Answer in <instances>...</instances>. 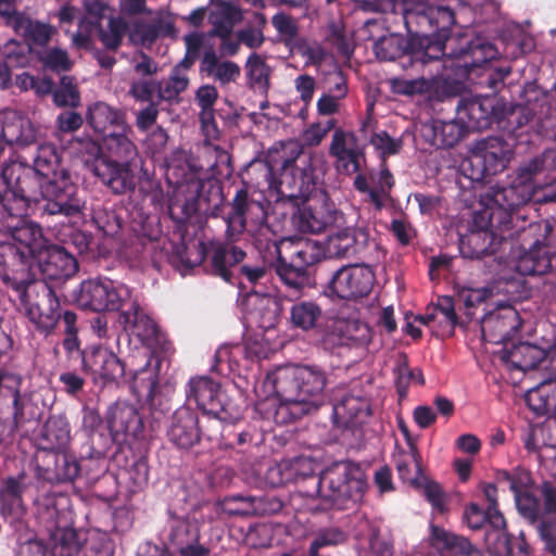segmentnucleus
<instances>
[{"label": "nucleus", "instance_id": "1", "mask_svg": "<svg viewBox=\"0 0 556 556\" xmlns=\"http://www.w3.org/2000/svg\"><path fill=\"white\" fill-rule=\"evenodd\" d=\"M53 144H37L15 161L4 163L0 173V206L10 216H23L35 202L41 219L59 216L79 218L85 202L65 169Z\"/></svg>", "mask_w": 556, "mask_h": 556}, {"label": "nucleus", "instance_id": "2", "mask_svg": "<svg viewBox=\"0 0 556 556\" xmlns=\"http://www.w3.org/2000/svg\"><path fill=\"white\" fill-rule=\"evenodd\" d=\"M166 180L177 194L168 204V213L177 224H185L194 215L217 217L225 201L218 180L201 178L200 169L184 150H175L164 157Z\"/></svg>", "mask_w": 556, "mask_h": 556}, {"label": "nucleus", "instance_id": "3", "mask_svg": "<svg viewBox=\"0 0 556 556\" xmlns=\"http://www.w3.org/2000/svg\"><path fill=\"white\" fill-rule=\"evenodd\" d=\"M269 187L281 200L298 203L316 192L317 176L312 153L296 140L275 142L264 159Z\"/></svg>", "mask_w": 556, "mask_h": 556}, {"label": "nucleus", "instance_id": "4", "mask_svg": "<svg viewBox=\"0 0 556 556\" xmlns=\"http://www.w3.org/2000/svg\"><path fill=\"white\" fill-rule=\"evenodd\" d=\"M556 148L545 149L541 155L516 169V175L504 190L497 191L496 201L507 207H517L530 201L556 202Z\"/></svg>", "mask_w": 556, "mask_h": 556}, {"label": "nucleus", "instance_id": "5", "mask_svg": "<svg viewBox=\"0 0 556 556\" xmlns=\"http://www.w3.org/2000/svg\"><path fill=\"white\" fill-rule=\"evenodd\" d=\"M66 495H49L38 504L37 520L47 533V545L39 541L28 543L37 556H77L86 541L85 533L73 527L74 514Z\"/></svg>", "mask_w": 556, "mask_h": 556}, {"label": "nucleus", "instance_id": "6", "mask_svg": "<svg viewBox=\"0 0 556 556\" xmlns=\"http://www.w3.org/2000/svg\"><path fill=\"white\" fill-rule=\"evenodd\" d=\"M255 241L260 251L275 258L273 265L277 276L296 298L304 289L313 286V267L327 256L324 245L316 240L306 239L294 243L289 260L281 254L282 240L275 235L265 240L256 238Z\"/></svg>", "mask_w": 556, "mask_h": 556}, {"label": "nucleus", "instance_id": "7", "mask_svg": "<svg viewBox=\"0 0 556 556\" xmlns=\"http://www.w3.org/2000/svg\"><path fill=\"white\" fill-rule=\"evenodd\" d=\"M328 382L327 371L319 365H298L278 370L273 380L274 392L286 404H302L304 412L317 408Z\"/></svg>", "mask_w": 556, "mask_h": 556}, {"label": "nucleus", "instance_id": "8", "mask_svg": "<svg viewBox=\"0 0 556 556\" xmlns=\"http://www.w3.org/2000/svg\"><path fill=\"white\" fill-rule=\"evenodd\" d=\"M324 509L345 510L355 506L367 488L365 473L354 462H334L323 471Z\"/></svg>", "mask_w": 556, "mask_h": 556}, {"label": "nucleus", "instance_id": "9", "mask_svg": "<svg viewBox=\"0 0 556 556\" xmlns=\"http://www.w3.org/2000/svg\"><path fill=\"white\" fill-rule=\"evenodd\" d=\"M459 118L465 121L468 131L496 128L518 137L532 116L530 106H456Z\"/></svg>", "mask_w": 556, "mask_h": 556}, {"label": "nucleus", "instance_id": "10", "mask_svg": "<svg viewBox=\"0 0 556 556\" xmlns=\"http://www.w3.org/2000/svg\"><path fill=\"white\" fill-rule=\"evenodd\" d=\"M553 227L547 222L530 224L518 232V237L526 241L534 238L529 249L521 253L515 261V269L522 276H542L554 268L556 250L552 248Z\"/></svg>", "mask_w": 556, "mask_h": 556}, {"label": "nucleus", "instance_id": "11", "mask_svg": "<svg viewBox=\"0 0 556 556\" xmlns=\"http://www.w3.org/2000/svg\"><path fill=\"white\" fill-rule=\"evenodd\" d=\"M327 257L357 258L367 263H379L386 256L365 227H344L330 233L324 244Z\"/></svg>", "mask_w": 556, "mask_h": 556}, {"label": "nucleus", "instance_id": "12", "mask_svg": "<svg viewBox=\"0 0 556 556\" xmlns=\"http://www.w3.org/2000/svg\"><path fill=\"white\" fill-rule=\"evenodd\" d=\"M292 206V225L303 233H319L329 227H339L343 222V214L325 192H314Z\"/></svg>", "mask_w": 556, "mask_h": 556}, {"label": "nucleus", "instance_id": "13", "mask_svg": "<svg viewBox=\"0 0 556 556\" xmlns=\"http://www.w3.org/2000/svg\"><path fill=\"white\" fill-rule=\"evenodd\" d=\"M370 264L363 262L341 266L332 273L325 287V294L331 299L354 302L367 298L376 282V274Z\"/></svg>", "mask_w": 556, "mask_h": 556}, {"label": "nucleus", "instance_id": "14", "mask_svg": "<svg viewBox=\"0 0 556 556\" xmlns=\"http://www.w3.org/2000/svg\"><path fill=\"white\" fill-rule=\"evenodd\" d=\"M514 155L511 146L498 137H490L477 143L462 166L473 181L503 172Z\"/></svg>", "mask_w": 556, "mask_h": 556}, {"label": "nucleus", "instance_id": "15", "mask_svg": "<svg viewBox=\"0 0 556 556\" xmlns=\"http://www.w3.org/2000/svg\"><path fill=\"white\" fill-rule=\"evenodd\" d=\"M129 289L109 278H90L81 281L75 293L76 303L93 312H115L127 305Z\"/></svg>", "mask_w": 556, "mask_h": 556}, {"label": "nucleus", "instance_id": "16", "mask_svg": "<svg viewBox=\"0 0 556 556\" xmlns=\"http://www.w3.org/2000/svg\"><path fill=\"white\" fill-rule=\"evenodd\" d=\"M21 302L25 306L28 319L39 332L49 336L54 331L59 324L61 305L49 283L34 278L29 282L26 298Z\"/></svg>", "mask_w": 556, "mask_h": 556}, {"label": "nucleus", "instance_id": "17", "mask_svg": "<svg viewBox=\"0 0 556 556\" xmlns=\"http://www.w3.org/2000/svg\"><path fill=\"white\" fill-rule=\"evenodd\" d=\"M267 202L266 200H255L251 198L247 186L237 189L230 205V211L225 216L226 237L229 240H239L240 236L245 231L248 218L255 225H258L260 232L263 227L267 226ZM262 233L257 238H261Z\"/></svg>", "mask_w": 556, "mask_h": 556}, {"label": "nucleus", "instance_id": "18", "mask_svg": "<svg viewBox=\"0 0 556 556\" xmlns=\"http://www.w3.org/2000/svg\"><path fill=\"white\" fill-rule=\"evenodd\" d=\"M236 241L225 236L224 242H211L210 247L199 243L200 262L203 263L204 270L230 285H235L238 265L247 258V252L236 245Z\"/></svg>", "mask_w": 556, "mask_h": 556}, {"label": "nucleus", "instance_id": "19", "mask_svg": "<svg viewBox=\"0 0 556 556\" xmlns=\"http://www.w3.org/2000/svg\"><path fill=\"white\" fill-rule=\"evenodd\" d=\"M127 308H122L118 323L130 336L136 337L139 342L153 351L170 354L172 343L161 334L154 320L144 313L137 301L130 298L127 301Z\"/></svg>", "mask_w": 556, "mask_h": 556}, {"label": "nucleus", "instance_id": "20", "mask_svg": "<svg viewBox=\"0 0 556 556\" xmlns=\"http://www.w3.org/2000/svg\"><path fill=\"white\" fill-rule=\"evenodd\" d=\"M371 328L357 319L336 318L329 323L320 337L324 350L363 349L371 341Z\"/></svg>", "mask_w": 556, "mask_h": 556}, {"label": "nucleus", "instance_id": "21", "mask_svg": "<svg viewBox=\"0 0 556 556\" xmlns=\"http://www.w3.org/2000/svg\"><path fill=\"white\" fill-rule=\"evenodd\" d=\"M169 354L152 351L146 365L137 369L131 377L130 388L138 396L144 395L146 403L152 413L164 415L169 410L167 402L159 396V382L164 362Z\"/></svg>", "mask_w": 556, "mask_h": 556}, {"label": "nucleus", "instance_id": "22", "mask_svg": "<svg viewBox=\"0 0 556 556\" xmlns=\"http://www.w3.org/2000/svg\"><path fill=\"white\" fill-rule=\"evenodd\" d=\"M505 187L506 186L496 184L489 188L483 200L484 207L473 213L468 229L494 231L497 233H506V231L511 230L514 214L518 208L506 207L504 203L496 201L495 198V193L500 190H504Z\"/></svg>", "mask_w": 556, "mask_h": 556}, {"label": "nucleus", "instance_id": "23", "mask_svg": "<svg viewBox=\"0 0 556 556\" xmlns=\"http://www.w3.org/2000/svg\"><path fill=\"white\" fill-rule=\"evenodd\" d=\"M167 542L178 556H210L211 549L200 543V525L194 518L170 514Z\"/></svg>", "mask_w": 556, "mask_h": 556}, {"label": "nucleus", "instance_id": "24", "mask_svg": "<svg viewBox=\"0 0 556 556\" xmlns=\"http://www.w3.org/2000/svg\"><path fill=\"white\" fill-rule=\"evenodd\" d=\"M188 402H194L197 407L214 418L227 419V404L220 384L207 376L192 377L186 384Z\"/></svg>", "mask_w": 556, "mask_h": 556}, {"label": "nucleus", "instance_id": "25", "mask_svg": "<svg viewBox=\"0 0 556 556\" xmlns=\"http://www.w3.org/2000/svg\"><path fill=\"white\" fill-rule=\"evenodd\" d=\"M23 377L9 376L8 383L0 390V404L11 400L13 406V422L16 428L28 422H37L42 416V407L38 405L33 392H21Z\"/></svg>", "mask_w": 556, "mask_h": 556}, {"label": "nucleus", "instance_id": "26", "mask_svg": "<svg viewBox=\"0 0 556 556\" xmlns=\"http://www.w3.org/2000/svg\"><path fill=\"white\" fill-rule=\"evenodd\" d=\"M520 314L511 305L485 313L481 318L482 337L491 343L504 344L511 341L522 327Z\"/></svg>", "mask_w": 556, "mask_h": 556}, {"label": "nucleus", "instance_id": "27", "mask_svg": "<svg viewBox=\"0 0 556 556\" xmlns=\"http://www.w3.org/2000/svg\"><path fill=\"white\" fill-rule=\"evenodd\" d=\"M106 424L112 440L126 442L128 438L137 439L143 431V420L135 404L117 400L106 412Z\"/></svg>", "mask_w": 556, "mask_h": 556}, {"label": "nucleus", "instance_id": "28", "mask_svg": "<svg viewBox=\"0 0 556 556\" xmlns=\"http://www.w3.org/2000/svg\"><path fill=\"white\" fill-rule=\"evenodd\" d=\"M219 431V445L225 450L247 452L250 446L257 445L261 434L255 426L247 424L240 418H232L227 410V419H211Z\"/></svg>", "mask_w": 556, "mask_h": 556}, {"label": "nucleus", "instance_id": "29", "mask_svg": "<svg viewBox=\"0 0 556 556\" xmlns=\"http://www.w3.org/2000/svg\"><path fill=\"white\" fill-rule=\"evenodd\" d=\"M35 260L47 283L67 280L78 270L77 260L60 245H46Z\"/></svg>", "mask_w": 556, "mask_h": 556}, {"label": "nucleus", "instance_id": "30", "mask_svg": "<svg viewBox=\"0 0 556 556\" xmlns=\"http://www.w3.org/2000/svg\"><path fill=\"white\" fill-rule=\"evenodd\" d=\"M329 153L336 157L338 172L345 175L358 173L366 162L364 150L357 143L355 135L342 129L334 131Z\"/></svg>", "mask_w": 556, "mask_h": 556}, {"label": "nucleus", "instance_id": "31", "mask_svg": "<svg viewBox=\"0 0 556 556\" xmlns=\"http://www.w3.org/2000/svg\"><path fill=\"white\" fill-rule=\"evenodd\" d=\"M2 122L0 137V159L10 144L29 148L36 143L37 131L31 122L18 114L15 110L5 108L0 112Z\"/></svg>", "mask_w": 556, "mask_h": 556}, {"label": "nucleus", "instance_id": "32", "mask_svg": "<svg viewBox=\"0 0 556 556\" xmlns=\"http://www.w3.org/2000/svg\"><path fill=\"white\" fill-rule=\"evenodd\" d=\"M16 2L17 0H0V16L5 20L8 26L12 27L16 34L23 36L27 41L46 45L53 33L52 27L16 12Z\"/></svg>", "mask_w": 556, "mask_h": 556}, {"label": "nucleus", "instance_id": "33", "mask_svg": "<svg viewBox=\"0 0 556 556\" xmlns=\"http://www.w3.org/2000/svg\"><path fill=\"white\" fill-rule=\"evenodd\" d=\"M166 434L178 448L188 450L197 445L202 435L197 412L188 406L177 408L170 417Z\"/></svg>", "mask_w": 556, "mask_h": 556}, {"label": "nucleus", "instance_id": "34", "mask_svg": "<svg viewBox=\"0 0 556 556\" xmlns=\"http://www.w3.org/2000/svg\"><path fill=\"white\" fill-rule=\"evenodd\" d=\"M370 415V401L361 392L344 394L332 408L333 424L342 429L359 427L366 422Z\"/></svg>", "mask_w": 556, "mask_h": 556}, {"label": "nucleus", "instance_id": "35", "mask_svg": "<svg viewBox=\"0 0 556 556\" xmlns=\"http://www.w3.org/2000/svg\"><path fill=\"white\" fill-rule=\"evenodd\" d=\"M513 233H497L485 230H470L459 237V252L464 258L481 260L495 254L500 247L511 239Z\"/></svg>", "mask_w": 556, "mask_h": 556}, {"label": "nucleus", "instance_id": "36", "mask_svg": "<svg viewBox=\"0 0 556 556\" xmlns=\"http://www.w3.org/2000/svg\"><path fill=\"white\" fill-rule=\"evenodd\" d=\"M93 175L115 194L132 192L137 185L131 164L118 163L111 159L96 162Z\"/></svg>", "mask_w": 556, "mask_h": 556}, {"label": "nucleus", "instance_id": "37", "mask_svg": "<svg viewBox=\"0 0 556 556\" xmlns=\"http://www.w3.org/2000/svg\"><path fill=\"white\" fill-rule=\"evenodd\" d=\"M18 258V251L12 247L0 251V278L8 288L16 293L21 301H24L29 290V282L34 277L30 273V264L21 260L18 268L12 275L9 274V266L14 265Z\"/></svg>", "mask_w": 556, "mask_h": 556}, {"label": "nucleus", "instance_id": "38", "mask_svg": "<svg viewBox=\"0 0 556 556\" xmlns=\"http://www.w3.org/2000/svg\"><path fill=\"white\" fill-rule=\"evenodd\" d=\"M282 508V502L276 497L230 495L223 501V509L231 516L263 515L276 513Z\"/></svg>", "mask_w": 556, "mask_h": 556}, {"label": "nucleus", "instance_id": "39", "mask_svg": "<svg viewBox=\"0 0 556 556\" xmlns=\"http://www.w3.org/2000/svg\"><path fill=\"white\" fill-rule=\"evenodd\" d=\"M501 359L511 369L528 371L535 369L546 358V351L535 344L519 342L511 348L504 346Z\"/></svg>", "mask_w": 556, "mask_h": 556}, {"label": "nucleus", "instance_id": "40", "mask_svg": "<svg viewBox=\"0 0 556 556\" xmlns=\"http://www.w3.org/2000/svg\"><path fill=\"white\" fill-rule=\"evenodd\" d=\"M431 545L445 556H483L480 549L471 544L465 536L448 532L445 529L431 525Z\"/></svg>", "mask_w": 556, "mask_h": 556}, {"label": "nucleus", "instance_id": "41", "mask_svg": "<svg viewBox=\"0 0 556 556\" xmlns=\"http://www.w3.org/2000/svg\"><path fill=\"white\" fill-rule=\"evenodd\" d=\"M485 543L493 556H529V545L522 531L514 536L507 531L489 530L485 533Z\"/></svg>", "mask_w": 556, "mask_h": 556}, {"label": "nucleus", "instance_id": "42", "mask_svg": "<svg viewBox=\"0 0 556 556\" xmlns=\"http://www.w3.org/2000/svg\"><path fill=\"white\" fill-rule=\"evenodd\" d=\"M71 440L70 424L65 416H50L43 425L38 445L52 453L64 451Z\"/></svg>", "mask_w": 556, "mask_h": 556}, {"label": "nucleus", "instance_id": "43", "mask_svg": "<svg viewBox=\"0 0 556 556\" xmlns=\"http://www.w3.org/2000/svg\"><path fill=\"white\" fill-rule=\"evenodd\" d=\"M324 316L321 305L314 300H298L289 309V324L291 328L304 332L316 330Z\"/></svg>", "mask_w": 556, "mask_h": 556}, {"label": "nucleus", "instance_id": "44", "mask_svg": "<svg viewBox=\"0 0 556 556\" xmlns=\"http://www.w3.org/2000/svg\"><path fill=\"white\" fill-rule=\"evenodd\" d=\"M86 121L103 139L117 130H125L124 114L113 106H88Z\"/></svg>", "mask_w": 556, "mask_h": 556}, {"label": "nucleus", "instance_id": "45", "mask_svg": "<svg viewBox=\"0 0 556 556\" xmlns=\"http://www.w3.org/2000/svg\"><path fill=\"white\" fill-rule=\"evenodd\" d=\"M211 3L208 21L214 27L213 33L226 38L232 27L242 20V13L236 5L224 0H211Z\"/></svg>", "mask_w": 556, "mask_h": 556}, {"label": "nucleus", "instance_id": "46", "mask_svg": "<svg viewBox=\"0 0 556 556\" xmlns=\"http://www.w3.org/2000/svg\"><path fill=\"white\" fill-rule=\"evenodd\" d=\"M54 466L45 470V480L51 483L73 482L81 471V465L74 454L61 451L53 453Z\"/></svg>", "mask_w": 556, "mask_h": 556}, {"label": "nucleus", "instance_id": "47", "mask_svg": "<svg viewBox=\"0 0 556 556\" xmlns=\"http://www.w3.org/2000/svg\"><path fill=\"white\" fill-rule=\"evenodd\" d=\"M266 254H268L266 252ZM275 258L265 255L263 260L251 261L250 257L243 258L238 265L235 277V285L245 288L248 285L254 286L261 282L268 274L269 267H274Z\"/></svg>", "mask_w": 556, "mask_h": 556}, {"label": "nucleus", "instance_id": "48", "mask_svg": "<svg viewBox=\"0 0 556 556\" xmlns=\"http://www.w3.org/2000/svg\"><path fill=\"white\" fill-rule=\"evenodd\" d=\"M393 462L400 479L404 482L413 484L421 475V455L417 446L403 450L396 445Z\"/></svg>", "mask_w": 556, "mask_h": 556}, {"label": "nucleus", "instance_id": "49", "mask_svg": "<svg viewBox=\"0 0 556 556\" xmlns=\"http://www.w3.org/2000/svg\"><path fill=\"white\" fill-rule=\"evenodd\" d=\"M434 142L441 148L455 147L469 132L458 114L451 121L435 119L432 124Z\"/></svg>", "mask_w": 556, "mask_h": 556}, {"label": "nucleus", "instance_id": "50", "mask_svg": "<svg viewBox=\"0 0 556 556\" xmlns=\"http://www.w3.org/2000/svg\"><path fill=\"white\" fill-rule=\"evenodd\" d=\"M348 541V533L340 527L331 526L318 529L309 543L305 556H328L321 551L326 547H336Z\"/></svg>", "mask_w": 556, "mask_h": 556}, {"label": "nucleus", "instance_id": "51", "mask_svg": "<svg viewBox=\"0 0 556 556\" xmlns=\"http://www.w3.org/2000/svg\"><path fill=\"white\" fill-rule=\"evenodd\" d=\"M13 238L21 247L14 248L18 253L25 252V257L36 258L38 254L46 248L45 240L39 226L27 224L18 227L13 232Z\"/></svg>", "mask_w": 556, "mask_h": 556}, {"label": "nucleus", "instance_id": "52", "mask_svg": "<svg viewBox=\"0 0 556 556\" xmlns=\"http://www.w3.org/2000/svg\"><path fill=\"white\" fill-rule=\"evenodd\" d=\"M370 179L375 184L374 189L370 191V203L376 211H381L386 203L391 200V190L395 185V179L388 168L386 161L381 162L377 177L370 174Z\"/></svg>", "mask_w": 556, "mask_h": 556}, {"label": "nucleus", "instance_id": "53", "mask_svg": "<svg viewBox=\"0 0 556 556\" xmlns=\"http://www.w3.org/2000/svg\"><path fill=\"white\" fill-rule=\"evenodd\" d=\"M433 311L434 314H438L435 323L438 328L432 329L435 337L444 338L453 336L455 327L459 324L453 298H440Z\"/></svg>", "mask_w": 556, "mask_h": 556}, {"label": "nucleus", "instance_id": "54", "mask_svg": "<svg viewBox=\"0 0 556 556\" xmlns=\"http://www.w3.org/2000/svg\"><path fill=\"white\" fill-rule=\"evenodd\" d=\"M395 375V389L399 400H404L407 396L408 388L412 381L420 386L425 384L424 374L420 368H410L408 357L406 354H400L396 366L394 368Z\"/></svg>", "mask_w": 556, "mask_h": 556}, {"label": "nucleus", "instance_id": "55", "mask_svg": "<svg viewBox=\"0 0 556 556\" xmlns=\"http://www.w3.org/2000/svg\"><path fill=\"white\" fill-rule=\"evenodd\" d=\"M527 402L529 407L539 415L553 409L556 419V381L543 382L530 391Z\"/></svg>", "mask_w": 556, "mask_h": 556}, {"label": "nucleus", "instance_id": "56", "mask_svg": "<svg viewBox=\"0 0 556 556\" xmlns=\"http://www.w3.org/2000/svg\"><path fill=\"white\" fill-rule=\"evenodd\" d=\"M106 149L111 157H115L118 163L131 164L138 156L135 143L124 134V130H117L110 134L104 139Z\"/></svg>", "mask_w": 556, "mask_h": 556}, {"label": "nucleus", "instance_id": "57", "mask_svg": "<svg viewBox=\"0 0 556 556\" xmlns=\"http://www.w3.org/2000/svg\"><path fill=\"white\" fill-rule=\"evenodd\" d=\"M105 352L106 350L100 346H87L81 349L80 345H78L77 352L66 354V356L68 359H80L81 370L92 376L93 380H97Z\"/></svg>", "mask_w": 556, "mask_h": 556}, {"label": "nucleus", "instance_id": "58", "mask_svg": "<svg viewBox=\"0 0 556 556\" xmlns=\"http://www.w3.org/2000/svg\"><path fill=\"white\" fill-rule=\"evenodd\" d=\"M530 109L532 116L526 126L529 125L531 129L543 138L556 140V106H541V111L536 117V113L533 111L532 106H530ZM522 127H525V125Z\"/></svg>", "mask_w": 556, "mask_h": 556}, {"label": "nucleus", "instance_id": "59", "mask_svg": "<svg viewBox=\"0 0 556 556\" xmlns=\"http://www.w3.org/2000/svg\"><path fill=\"white\" fill-rule=\"evenodd\" d=\"M78 316L74 311L65 309L60 312L59 323L63 326L64 338L62 340V346L65 354H72L78 351V345H81V341L78 338Z\"/></svg>", "mask_w": 556, "mask_h": 556}, {"label": "nucleus", "instance_id": "60", "mask_svg": "<svg viewBox=\"0 0 556 556\" xmlns=\"http://www.w3.org/2000/svg\"><path fill=\"white\" fill-rule=\"evenodd\" d=\"M189 79L185 73H180V68H174L168 79L162 80L157 85L159 98L162 101L178 100L179 93L188 87Z\"/></svg>", "mask_w": 556, "mask_h": 556}, {"label": "nucleus", "instance_id": "61", "mask_svg": "<svg viewBox=\"0 0 556 556\" xmlns=\"http://www.w3.org/2000/svg\"><path fill=\"white\" fill-rule=\"evenodd\" d=\"M496 478L500 483H506L514 495L527 492L532 483L530 471L522 467H517L513 471L500 470Z\"/></svg>", "mask_w": 556, "mask_h": 556}, {"label": "nucleus", "instance_id": "62", "mask_svg": "<svg viewBox=\"0 0 556 556\" xmlns=\"http://www.w3.org/2000/svg\"><path fill=\"white\" fill-rule=\"evenodd\" d=\"M374 50L378 59L393 61L404 53L405 42L401 36L391 34L377 40Z\"/></svg>", "mask_w": 556, "mask_h": 556}, {"label": "nucleus", "instance_id": "63", "mask_svg": "<svg viewBox=\"0 0 556 556\" xmlns=\"http://www.w3.org/2000/svg\"><path fill=\"white\" fill-rule=\"evenodd\" d=\"M91 218L97 228L105 236L113 237L117 235L122 228V219L114 210L109 207L101 206L93 208Z\"/></svg>", "mask_w": 556, "mask_h": 556}, {"label": "nucleus", "instance_id": "64", "mask_svg": "<svg viewBox=\"0 0 556 556\" xmlns=\"http://www.w3.org/2000/svg\"><path fill=\"white\" fill-rule=\"evenodd\" d=\"M127 30V24L122 17H112L108 25L101 28L99 37L101 42L110 50H116Z\"/></svg>", "mask_w": 556, "mask_h": 556}]
</instances>
